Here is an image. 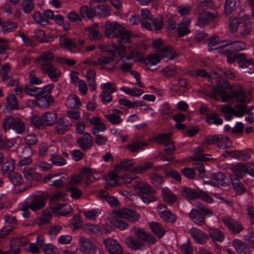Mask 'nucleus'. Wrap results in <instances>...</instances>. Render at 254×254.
Masks as SVG:
<instances>
[{
	"label": "nucleus",
	"mask_w": 254,
	"mask_h": 254,
	"mask_svg": "<svg viewBox=\"0 0 254 254\" xmlns=\"http://www.w3.org/2000/svg\"><path fill=\"white\" fill-rule=\"evenodd\" d=\"M217 96L222 98L223 102H229L232 99L236 98L237 101L242 104V105L236 107L234 111V115L237 117H242L247 111L246 103H249L252 97L250 95H245L241 88H239L236 91H230L228 92L226 89L221 85L215 86L211 97L217 98Z\"/></svg>",
	"instance_id": "nucleus-1"
},
{
	"label": "nucleus",
	"mask_w": 254,
	"mask_h": 254,
	"mask_svg": "<svg viewBox=\"0 0 254 254\" xmlns=\"http://www.w3.org/2000/svg\"><path fill=\"white\" fill-rule=\"evenodd\" d=\"M105 34L109 38H118L119 45L115 47V50H107L103 49L101 47L100 49L102 51H107L113 52L115 51L120 55L125 52L127 48L131 46V40L130 33L125 29L117 22L107 21L105 24Z\"/></svg>",
	"instance_id": "nucleus-2"
},
{
	"label": "nucleus",
	"mask_w": 254,
	"mask_h": 254,
	"mask_svg": "<svg viewBox=\"0 0 254 254\" xmlns=\"http://www.w3.org/2000/svg\"><path fill=\"white\" fill-rule=\"evenodd\" d=\"M133 188L135 192L140 196L141 199L144 203L148 204L156 199L154 194V190L149 185L141 181L139 179L135 181Z\"/></svg>",
	"instance_id": "nucleus-3"
},
{
	"label": "nucleus",
	"mask_w": 254,
	"mask_h": 254,
	"mask_svg": "<svg viewBox=\"0 0 254 254\" xmlns=\"http://www.w3.org/2000/svg\"><path fill=\"white\" fill-rule=\"evenodd\" d=\"M142 27L148 30H160L163 26V18L160 15L158 16L155 19L152 17L149 10L147 8H144L141 11Z\"/></svg>",
	"instance_id": "nucleus-4"
},
{
	"label": "nucleus",
	"mask_w": 254,
	"mask_h": 254,
	"mask_svg": "<svg viewBox=\"0 0 254 254\" xmlns=\"http://www.w3.org/2000/svg\"><path fill=\"white\" fill-rule=\"evenodd\" d=\"M2 128L5 131L12 129L17 134L27 132L26 125L20 118L9 115L5 117L2 122Z\"/></svg>",
	"instance_id": "nucleus-5"
},
{
	"label": "nucleus",
	"mask_w": 254,
	"mask_h": 254,
	"mask_svg": "<svg viewBox=\"0 0 254 254\" xmlns=\"http://www.w3.org/2000/svg\"><path fill=\"white\" fill-rule=\"evenodd\" d=\"M102 4L98 5L95 7V10L89 9L85 6H82L80 8V14L83 18L91 19L96 14L101 17H105L110 14L111 9L109 6L106 3H102Z\"/></svg>",
	"instance_id": "nucleus-6"
},
{
	"label": "nucleus",
	"mask_w": 254,
	"mask_h": 254,
	"mask_svg": "<svg viewBox=\"0 0 254 254\" xmlns=\"http://www.w3.org/2000/svg\"><path fill=\"white\" fill-rule=\"evenodd\" d=\"M123 64L121 65V69L124 72H128L131 69L132 64L135 62H141L143 60V55L140 51L133 50L127 57L121 59Z\"/></svg>",
	"instance_id": "nucleus-7"
},
{
	"label": "nucleus",
	"mask_w": 254,
	"mask_h": 254,
	"mask_svg": "<svg viewBox=\"0 0 254 254\" xmlns=\"http://www.w3.org/2000/svg\"><path fill=\"white\" fill-rule=\"evenodd\" d=\"M48 198V192L39 191L37 194L31 196L28 203L29 207L32 210L36 211L44 207Z\"/></svg>",
	"instance_id": "nucleus-8"
},
{
	"label": "nucleus",
	"mask_w": 254,
	"mask_h": 254,
	"mask_svg": "<svg viewBox=\"0 0 254 254\" xmlns=\"http://www.w3.org/2000/svg\"><path fill=\"white\" fill-rule=\"evenodd\" d=\"M79 248L77 249L72 254H94L96 248L88 239L81 237L79 240Z\"/></svg>",
	"instance_id": "nucleus-9"
},
{
	"label": "nucleus",
	"mask_w": 254,
	"mask_h": 254,
	"mask_svg": "<svg viewBox=\"0 0 254 254\" xmlns=\"http://www.w3.org/2000/svg\"><path fill=\"white\" fill-rule=\"evenodd\" d=\"M238 64L242 69L249 68V70H244V72H248L251 74L254 72V62L252 59H247L246 55L244 53L237 54Z\"/></svg>",
	"instance_id": "nucleus-10"
},
{
	"label": "nucleus",
	"mask_w": 254,
	"mask_h": 254,
	"mask_svg": "<svg viewBox=\"0 0 254 254\" xmlns=\"http://www.w3.org/2000/svg\"><path fill=\"white\" fill-rule=\"evenodd\" d=\"M222 74H224L226 77L233 79L235 78V73L231 70H227L225 72L222 71H220L219 73L213 72L211 75H209L207 72L201 69H197L194 72H191V75L192 76H202L203 77H207L208 78H216V75H221Z\"/></svg>",
	"instance_id": "nucleus-11"
},
{
	"label": "nucleus",
	"mask_w": 254,
	"mask_h": 254,
	"mask_svg": "<svg viewBox=\"0 0 254 254\" xmlns=\"http://www.w3.org/2000/svg\"><path fill=\"white\" fill-rule=\"evenodd\" d=\"M171 133H163L156 136L154 141L159 143L165 144V149L168 153H171L175 149V146L171 141Z\"/></svg>",
	"instance_id": "nucleus-12"
},
{
	"label": "nucleus",
	"mask_w": 254,
	"mask_h": 254,
	"mask_svg": "<svg viewBox=\"0 0 254 254\" xmlns=\"http://www.w3.org/2000/svg\"><path fill=\"white\" fill-rule=\"evenodd\" d=\"M236 175L239 178H242L241 171L247 173L251 176H254V164L251 162L240 163L234 168Z\"/></svg>",
	"instance_id": "nucleus-13"
},
{
	"label": "nucleus",
	"mask_w": 254,
	"mask_h": 254,
	"mask_svg": "<svg viewBox=\"0 0 254 254\" xmlns=\"http://www.w3.org/2000/svg\"><path fill=\"white\" fill-rule=\"evenodd\" d=\"M104 245L110 254H122L123 253L122 247L116 240L106 239L104 240Z\"/></svg>",
	"instance_id": "nucleus-14"
},
{
	"label": "nucleus",
	"mask_w": 254,
	"mask_h": 254,
	"mask_svg": "<svg viewBox=\"0 0 254 254\" xmlns=\"http://www.w3.org/2000/svg\"><path fill=\"white\" fill-rule=\"evenodd\" d=\"M117 214L131 222L136 221L140 218V215L137 212L128 208L121 209L117 211Z\"/></svg>",
	"instance_id": "nucleus-15"
},
{
	"label": "nucleus",
	"mask_w": 254,
	"mask_h": 254,
	"mask_svg": "<svg viewBox=\"0 0 254 254\" xmlns=\"http://www.w3.org/2000/svg\"><path fill=\"white\" fill-rule=\"evenodd\" d=\"M190 234L193 240L198 244L205 243L208 239L206 233L195 227H192L190 230Z\"/></svg>",
	"instance_id": "nucleus-16"
},
{
	"label": "nucleus",
	"mask_w": 254,
	"mask_h": 254,
	"mask_svg": "<svg viewBox=\"0 0 254 254\" xmlns=\"http://www.w3.org/2000/svg\"><path fill=\"white\" fill-rule=\"evenodd\" d=\"M157 208L159 215L162 219L170 222H173L176 221V217L175 215L172 213L166 206L159 204L158 205Z\"/></svg>",
	"instance_id": "nucleus-17"
},
{
	"label": "nucleus",
	"mask_w": 254,
	"mask_h": 254,
	"mask_svg": "<svg viewBox=\"0 0 254 254\" xmlns=\"http://www.w3.org/2000/svg\"><path fill=\"white\" fill-rule=\"evenodd\" d=\"M50 210L58 215H68L71 213L72 208L69 204L65 203L51 206Z\"/></svg>",
	"instance_id": "nucleus-18"
},
{
	"label": "nucleus",
	"mask_w": 254,
	"mask_h": 254,
	"mask_svg": "<svg viewBox=\"0 0 254 254\" xmlns=\"http://www.w3.org/2000/svg\"><path fill=\"white\" fill-rule=\"evenodd\" d=\"M213 180L215 181L216 183H214L212 181H205L203 183L204 184L211 185L214 187H218V185L222 186H226L227 183L226 182L227 180L225 175L220 172L215 173L212 176Z\"/></svg>",
	"instance_id": "nucleus-19"
},
{
	"label": "nucleus",
	"mask_w": 254,
	"mask_h": 254,
	"mask_svg": "<svg viewBox=\"0 0 254 254\" xmlns=\"http://www.w3.org/2000/svg\"><path fill=\"white\" fill-rule=\"evenodd\" d=\"M53 59V55L49 52V77L53 81H57L61 74V71L53 64L49 63L50 61Z\"/></svg>",
	"instance_id": "nucleus-20"
},
{
	"label": "nucleus",
	"mask_w": 254,
	"mask_h": 254,
	"mask_svg": "<svg viewBox=\"0 0 254 254\" xmlns=\"http://www.w3.org/2000/svg\"><path fill=\"white\" fill-rule=\"evenodd\" d=\"M223 222L229 230L235 233H239L243 229L242 226L235 219L225 217L223 219Z\"/></svg>",
	"instance_id": "nucleus-21"
},
{
	"label": "nucleus",
	"mask_w": 254,
	"mask_h": 254,
	"mask_svg": "<svg viewBox=\"0 0 254 254\" xmlns=\"http://www.w3.org/2000/svg\"><path fill=\"white\" fill-rule=\"evenodd\" d=\"M190 23L191 19L190 18H184L181 20L178 27L179 36H184L190 33Z\"/></svg>",
	"instance_id": "nucleus-22"
},
{
	"label": "nucleus",
	"mask_w": 254,
	"mask_h": 254,
	"mask_svg": "<svg viewBox=\"0 0 254 254\" xmlns=\"http://www.w3.org/2000/svg\"><path fill=\"white\" fill-rule=\"evenodd\" d=\"M77 143L83 150H86L90 148L93 143L91 134L88 132L84 133L82 137H80L77 139Z\"/></svg>",
	"instance_id": "nucleus-23"
},
{
	"label": "nucleus",
	"mask_w": 254,
	"mask_h": 254,
	"mask_svg": "<svg viewBox=\"0 0 254 254\" xmlns=\"http://www.w3.org/2000/svg\"><path fill=\"white\" fill-rule=\"evenodd\" d=\"M23 175L25 178L30 181H41L43 180V175L34 168H29L23 171Z\"/></svg>",
	"instance_id": "nucleus-24"
},
{
	"label": "nucleus",
	"mask_w": 254,
	"mask_h": 254,
	"mask_svg": "<svg viewBox=\"0 0 254 254\" xmlns=\"http://www.w3.org/2000/svg\"><path fill=\"white\" fill-rule=\"evenodd\" d=\"M60 44L63 48L68 50L72 52L71 49L78 48V45L75 41L65 35L61 36Z\"/></svg>",
	"instance_id": "nucleus-25"
},
{
	"label": "nucleus",
	"mask_w": 254,
	"mask_h": 254,
	"mask_svg": "<svg viewBox=\"0 0 254 254\" xmlns=\"http://www.w3.org/2000/svg\"><path fill=\"white\" fill-rule=\"evenodd\" d=\"M159 54L161 59H165L166 61L172 60L177 57L175 51L168 46H165L160 50Z\"/></svg>",
	"instance_id": "nucleus-26"
},
{
	"label": "nucleus",
	"mask_w": 254,
	"mask_h": 254,
	"mask_svg": "<svg viewBox=\"0 0 254 254\" xmlns=\"http://www.w3.org/2000/svg\"><path fill=\"white\" fill-rule=\"evenodd\" d=\"M34 168L38 173L43 175V179H44V182L46 183L47 176L46 173L48 172V162L43 159H39L35 163Z\"/></svg>",
	"instance_id": "nucleus-27"
},
{
	"label": "nucleus",
	"mask_w": 254,
	"mask_h": 254,
	"mask_svg": "<svg viewBox=\"0 0 254 254\" xmlns=\"http://www.w3.org/2000/svg\"><path fill=\"white\" fill-rule=\"evenodd\" d=\"M33 20L37 24L42 26H45L48 24V10H45L42 14L40 12L35 11L32 15Z\"/></svg>",
	"instance_id": "nucleus-28"
},
{
	"label": "nucleus",
	"mask_w": 254,
	"mask_h": 254,
	"mask_svg": "<svg viewBox=\"0 0 254 254\" xmlns=\"http://www.w3.org/2000/svg\"><path fill=\"white\" fill-rule=\"evenodd\" d=\"M123 113L119 110L114 109L112 113L109 115H105V117L112 124L117 125L120 124L123 121L122 118Z\"/></svg>",
	"instance_id": "nucleus-29"
},
{
	"label": "nucleus",
	"mask_w": 254,
	"mask_h": 254,
	"mask_svg": "<svg viewBox=\"0 0 254 254\" xmlns=\"http://www.w3.org/2000/svg\"><path fill=\"white\" fill-rule=\"evenodd\" d=\"M48 113L45 112L42 117L37 115L33 116L31 118L32 123L38 128H43L46 126Z\"/></svg>",
	"instance_id": "nucleus-30"
},
{
	"label": "nucleus",
	"mask_w": 254,
	"mask_h": 254,
	"mask_svg": "<svg viewBox=\"0 0 254 254\" xmlns=\"http://www.w3.org/2000/svg\"><path fill=\"white\" fill-rule=\"evenodd\" d=\"M71 124L67 119L62 118L57 122L56 130L60 134H63L68 130Z\"/></svg>",
	"instance_id": "nucleus-31"
},
{
	"label": "nucleus",
	"mask_w": 254,
	"mask_h": 254,
	"mask_svg": "<svg viewBox=\"0 0 254 254\" xmlns=\"http://www.w3.org/2000/svg\"><path fill=\"white\" fill-rule=\"evenodd\" d=\"M190 216L193 222L197 225L201 226L204 223V217L199 210L192 209L190 213Z\"/></svg>",
	"instance_id": "nucleus-32"
},
{
	"label": "nucleus",
	"mask_w": 254,
	"mask_h": 254,
	"mask_svg": "<svg viewBox=\"0 0 254 254\" xmlns=\"http://www.w3.org/2000/svg\"><path fill=\"white\" fill-rule=\"evenodd\" d=\"M242 26L241 27V34L243 36L249 35L251 31V26L250 24V20L248 15H245L241 19Z\"/></svg>",
	"instance_id": "nucleus-33"
},
{
	"label": "nucleus",
	"mask_w": 254,
	"mask_h": 254,
	"mask_svg": "<svg viewBox=\"0 0 254 254\" xmlns=\"http://www.w3.org/2000/svg\"><path fill=\"white\" fill-rule=\"evenodd\" d=\"M85 31L88 32V37L92 41L99 40L101 37V34L98 31L96 24L93 26L86 27Z\"/></svg>",
	"instance_id": "nucleus-34"
},
{
	"label": "nucleus",
	"mask_w": 254,
	"mask_h": 254,
	"mask_svg": "<svg viewBox=\"0 0 254 254\" xmlns=\"http://www.w3.org/2000/svg\"><path fill=\"white\" fill-rule=\"evenodd\" d=\"M135 234L142 240L147 241L150 244H154L156 242V239L146 232L143 229L139 228L135 230Z\"/></svg>",
	"instance_id": "nucleus-35"
},
{
	"label": "nucleus",
	"mask_w": 254,
	"mask_h": 254,
	"mask_svg": "<svg viewBox=\"0 0 254 254\" xmlns=\"http://www.w3.org/2000/svg\"><path fill=\"white\" fill-rule=\"evenodd\" d=\"M162 194L164 201L169 205L174 203L177 199V196L167 187L163 188Z\"/></svg>",
	"instance_id": "nucleus-36"
},
{
	"label": "nucleus",
	"mask_w": 254,
	"mask_h": 254,
	"mask_svg": "<svg viewBox=\"0 0 254 254\" xmlns=\"http://www.w3.org/2000/svg\"><path fill=\"white\" fill-rule=\"evenodd\" d=\"M161 58L159 54H153L150 55L146 60L145 64L147 68L150 70H153L154 69L151 67L152 66L157 65L160 63Z\"/></svg>",
	"instance_id": "nucleus-37"
},
{
	"label": "nucleus",
	"mask_w": 254,
	"mask_h": 254,
	"mask_svg": "<svg viewBox=\"0 0 254 254\" xmlns=\"http://www.w3.org/2000/svg\"><path fill=\"white\" fill-rule=\"evenodd\" d=\"M121 91L130 96L138 97L143 93V90L137 87L131 88L127 86H122L120 88Z\"/></svg>",
	"instance_id": "nucleus-38"
},
{
	"label": "nucleus",
	"mask_w": 254,
	"mask_h": 254,
	"mask_svg": "<svg viewBox=\"0 0 254 254\" xmlns=\"http://www.w3.org/2000/svg\"><path fill=\"white\" fill-rule=\"evenodd\" d=\"M215 17L214 14H212L208 12H205L199 16L196 24L199 26H203L207 23L212 20Z\"/></svg>",
	"instance_id": "nucleus-39"
},
{
	"label": "nucleus",
	"mask_w": 254,
	"mask_h": 254,
	"mask_svg": "<svg viewBox=\"0 0 254 254\" xmlns=\"http://www.w3.org/2000/svg\"><path fill=\"white\" fill-rule=\"evenodd\" d=\"M208 233L213 241L222 242L224 239L223 233L216 228L209 229Z\"/></svg>",
	"instance_id": "nucleus-40"
},
{
	"label": "nucleus",
	"mask_w": 254,
	"mask_h": 254,
	"mask_svg": "<svg viewBox=\"0 0 254 254\" xmlns=\"http://www.w3.org/2000/svg\"><path fill=\"white\" fill-rule=\"evenodd\" d=\"M66 104L69 108L76 109L80 107L81 103L76 95L72 94L68 97Z\"/></svg>",
	"instance_id": "nucleus-41"
},
{
	"label": "nucleus",
	"mask_w": 254,
	"mask_h": 254,
	"mask_svg": "<svg viewBox=\"0 0 254 254\" xmlns=\"http://www.w3.org/2000/svg\"><path fill=\"white\" fill-rule=\"evenodd\" d=\"M37 62L41 66L43 72L48 73V54L45 52L40 56L37 59Z\"/></svg>",
	"instance_id": "nucleus-42"
},
{
	"label": "nucleus",
	"mask_w": 254,
	"mask_h": 254,
	"mask_svg": "<svg viewBox=\"0 0 254 254\" xmlns=\"http://www.w3.org/2000/svg\"><path fill=\"white\" fill-rule=\"evenodd\" d=\"M1 27L3 33H9L15 31L17 28V25L15 22L6 21L2 22Z\"/></svg>",
	"instance_id": "nucleus-43"
},
{
	"label": "nucleus",
	"mask_w": 254,
	"mask_h": 254,
	"mask_svg": "<svg viewBox=\"0 0 254 254\" xmlns=\"http://www.w3.org/2000/svg\"><path fill=\"white\" fill-rule=\"evenodd\" d=\"M114 59L115 58L114 57H109L107 56H102L99 58L96 61H92L89 63L91 65H103L111 64Z\"/></svg>",
	"instance_id": "nucleus-44"
},
{
	"label": "nucleus",
	"mask_w": 254,
	"mask_h": 254,
	"mask_svg": "<svg viewBox=\"0 0 254 254\" xmlns=\"http://www.w3.org/2000/svg\"><path fill=\"white\" fill-rule=\"evenodd\" d=\"M233 245L235 250L240 254H246L249 249L248 246L237 239L233 241Z\"/></svg>",
	"instance_id": "nucleus-45"
},
{
	"label": "nucleus",
	"mask_w": 254,
	"mask_h": 254,
	"mask_svg": "<svg viewBox=\"0 0 254 254\" xmlns=\"http://www.w3.org/2000/svg\"><path fill=\"white\" fill-rule=\"evenodd\" d=\"M150 228L153 232L159 238L162 237L165 233L164 228L157 222L150 223Z\"/></svg>",
	"instance_id": "nucleus-46"
},
{
	"label": "nucleus",
	"mask_w": 254,
	"mask_h": 254,
	"mask_svg": "<svg viewBox=\"0 0 254 254\" xmlns=\"http://www.w3.org/2000/svg\"><path fill=\"white\" fill-rule=\"evenodd\" d=\"M126 242L129 248L134 250H137L141 249L143 247L142 243L139 240L134 238H127L126 239Z\"/></svg>",
	"instance_id": "nucleus-47"
},
{
	"label": "nucleus",
	"mask_w": 254,
	"mask_h": 254,
	"mask_svg": "<svg viewBox=\"0 0 254 254\" xmlns=\"http://www.w3.org/2000/svg\"><path fill=\"white\" fill-rule=\"evenodd\" d=\"M99 195L107 201L111 206H116L118 204L117 199L111 195H110L108 193L105 191L102 190L99 192Z\"/></svg>",
	"instance_id": "nucleus-48"
},
{
	"label": "nucleus",
	"mask_w": 254,
	"mask_h": 254,
	"mask_svg": "<svg viewBox=\"0 0 254 254\" xmlns=\"http://www.w3.org/2000/svg\"><path fill=\"white\" fill-rule=\"evenodd\" d=\"M95 72L92 69L87 70L86 73V77L91 90L95 89Z\"/></svg>",
	"instance_id": "nucleus-49"
},
{
	"label": "nucleus",
	"mask_w": 254,
	"mask_h": 254,
	"mask_svg": "<svg viewBox=\"0 0 254 254\" xmlns=\"http://www.w3.org/2000/svg\"><path fill=\"white\" fill-rule=\"evenodd\" d=\"M67 190L70 193V196L73 199H78L82 194V191L76 186H67Z\"/></svg>",
	"instance_id": "nucleus-50"
},
{
	"label": "nucleus",
	"mask_w": 254,
	"mask_h": 254,
	"mask_svg": "<svg viewBox=\"0 0 254 254\" xmlns=\"http://www.w3.org/2000/svg\"><path fill=\"white\" fill-rule=\"evenodd\" d=\"M34 8L32 0H23L21 4V9L26 13H29Z\"/></svg>",
	"instance_id": "nucleus-51"
},
{
	"label": "nucleus",
	"mask_w": 254,
	"mask_h": 254,
	"mask_svg": "<svg viewBox=\"0 0 254 254\" xmlns=\"http://www.w3.org/2000/svg\"><path fill=\"white\" fill-rule=\"evenodd\" d=\"M7 102V107L9 108L10 110L12 109H17L18 104L17 100L14 94H10L6 98Z\"/></svg>",
	"instance_id": "nucleus-52"
},
{
	"label": "nucleus",
	"mask_w": 254,
	"mask_h": 254,
	"mask_svg": "<svg viewBox=\"0 0 254 254\" xmlns=\"http://www.w3.org/2000/svg\"><path fill=\"white\" fill-rule=\"evenodd\" d=\"M101 213V210L99 208H96L85 212L84 216L89 220H94Z\"/></svg>",
	"instance_id": "nucleus-53"
},
{
	"label": "nucleus",
	"mask_w": 254,
	"mask_h": 254,
	"mask_svg": "<svg viewBox=\"0 0 254 254\" xmlns=\"http://www.w3.org/2000/svg\"><path fill=\"white\" fill-rule=\"evenodd\" d=\"M135 161L134 160H126L122 162L119 164L117 165L115 169L116 171L124 170L127 171L129 169L130 167L134 165Z\"/></svg>",
	"instance_id": "nucleus-54"
},
{
	"label": "nucleus",
	"mask_w": 254,
	"mask_h": 254,
	"mask_svg": "<svg viewBox=\"0 0 254 254\" xmlns=\"http://www.w3.org/2000/svg\"><path fill=\"white\" fill-rule=\"evenodd\" d=\"M15 164L13 159L7 161L6 162L2 164V171L4 174H9L14 169Z\"/></svg>",
	"instance_id": "nucleus-55"
},
{
	"label": "nucleus",
	"mask_w": 254,
	"mask_h": 254,
	"mask_svg": "<svg viewBox=\"0 0 254 254\" xmlns=\"http://www.w3.org/2000/svg\"><path fill=\"white\" fill-rule=\"evenodd\" d=\"M9 180L15 186H19L22 183V175L17 172H13L9 175Z\"/></svg>",
	"instance_id": "nucleus-56"
},
{
	"label": "nucleus",
	"mask_w": 254,
	"mask_h": 254,
	"mask_svg": "<svg viewBox=\"0 0 254 254\" xmlns=\"http://www.w3.org/2000/svg\"><path fill=\"white\" fill-rule=\"evenodd\" d=\"M183 194L189 200H192L199 197V194L195 190L190 188L184 189L183 190Z\"/></svg>",
	"instance_id": "nucleus-57"
},
{
	"label": "nucleus",
	"mask_w": 254,
	"mask_h": 254,
	"mask_svg": "<svg viewBox=\"0 0 254 254\" xmlns=\"http://www.w3.org/2000/svg\"><path fill=\"white\" fill-rule=\"evenodd\" d=\"M110 220L113 225L121 230H125L128 226L127 223L115 217H111Z\"/></svg>",
	"instance_id": "nucleus-58"
},
{
	"label": "nucleus",
	"mask_w": 254,
	"mask_h": 254,
	"mask_svg": "<svg viewBox=\"0 0 254 254\" xmlns=\"http://www.w3.org/2000/svg\"><path fill=\"white\" fill-rule=\"evenodd\" d=\"M42 95L38 96L37 98V105L42 107H46L48 105V92L46 90Z\"/></svg>",
	"instance_id": "nucleus-59"
},
{
	"label": "nucleus",
	"mask_w": 254,
	"mask_h": 254,
	"mask_svg": "<svg viewBox=\"0 0 254 254\" xmlns=\"http://www.w3.org/2000/svg\"><path fill=\"white\" fill-rule=\"evenodd\" d=\"M232 184L233 188L237 194L240 195L245 191V189L240 180L237 179L232 180Z\"/></svg>",
	"instance_id": "nucleus-60"
},
{
	"label": "nucleus",
	"mask_w": 254,
	"mask_h": 254,
	"mask_svg": "<svg viewBox=\"0 0 254 254\" xmlns=\"http://www.w3.org/2000/svg\"><path fill=\"white\" fill-rule=\"evenodd\" d=\"M218 146L222 148H227L231 146L232 143L229 138L227 136L219 135Z\"/></svg>",
	"instance_id": "nucleus-61"
},
{
	"label": "nucleus",
	"mask_w": 254,
	"mask_h": 254,
	"mask_svg": "<svg viewBox=\"0 0 254 254\" xmlns=\"http://www.w3.org/2000/svg\"><path fill=\"white\" fill-rule=\"evenodd\" d=\"M147 145V143L139 140H135L129 144L128 149L132 151L135 152L140 149L142 146Z\"/></svg>",
	"instance_id": "nucleus-62"
},
{
	"label": "nucleus",
	"mask_w": 254,
	"mask_h": 254,
	"mask_svg": "<svg viewBox=\"0 0 254 254\" xmlns=\"http://www.w3.org/2000/svg\"><path fill=\"white\" fill-rule=\"evenodd\" d=\"M150 179L151 183L156 187H161L164 182L162 177L156 174H152Z\"/></svg>",
	"instance_id": "nucleus-63"
},
{
	"label": "nucleus",
	"mask_w": 254,
	"mask_h": 254,
	"mask_svg": "<svg viewBox=\"0 0 254 254\" xmlns=\"http://www.w3.org/2000/svg\"><path fill=\"white\" fill-rule=\"evenodd\" d=\"M2 80L3 82H5L11 76L12 73L10 70V66L9 64H5L2 67Z\"/></svg>",
	"instance_id": "nucleus-64"
}]
</instances>
